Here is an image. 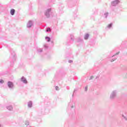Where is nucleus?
Wrapping results in <instances>:
<instances>
[{"label": "nucleus", "instance_id": "nucleus-1", "mask_svg": "<svg viewBox=\"0 0 127 127\" xmlns=\"http://www.w3.org/2000/svg\"><path fill=\"white\" fill-rule=\"evenodd\" d=\"M8 87H9V88H13V83L11 81H8Z\"/></svg>", "mask_w": 127, "mask_h": 127}, {"label": "nucleus", "instance_id": "nucleus-2", "mask_svg": "<svg viewBox=\"0 0 127 127\" xmlns=\"http://www.w3.org/2000/svg\"><path fill=\"white\" fill-rule=\"evenodd\" d=\"M10 12L11 15H13V14H14V12H15V10H14V9H12Z\"/></svg>", "mask_w": 127, "mask_h": 127}, {"label": "nucleus", "instance_id": "nucleus-3", "mask_svg": "<svg viewBox=\"0 0 127 127\" xmlns=\"http://www.w3.org/2000/svg\"><path fill=\"white\" fill-rule=\"evenodd\" d=\"M21 80H22V82H23V83H27V80H26L25 78L23 77H22Z\"/></svg>", "mask_w": 127, "mask_h": 127}, {"label": "nucleus", "instance_id": "nucleus-4", "mask_svg": "<svg viewBox=\"0 0 127 127\" xmlns=\"http://www.w3.org/2000/svg\"><path fill=\"white\" fill-rule=\"evenodd\" d=\"M89 38V35L88 34H86L84 36V39L87 40Z\"/></svg>", "mask_w": 127, "mask_h": 127}, {"label": "nucleus", "instance_id": "nucleus-5", "mask_svg": "<svg viewBox=\"0 0 127 127\" xmlns=\"http://www.w3.org/2000/svg\"><path fill=\"white\" fill-rule=\"evenodd\" d=\"M12 106H9L7 107V109L9 110V111H12Z\"/></svg>", "mask_w": 127, "mask_h": 127}, {"label": "nucleus", "instance_id": "nucleus-6", "mask_svg": "<svg viewBox=\"0 0 127 127\" xmlns=\"http://www.w3.org/2000/svg\"><path fill=\"white\" fill-rule=\"evenodd\" d=\"M120 1H119V0H116V1H114L112 2V4L114 5V3H119Z\"/></svg>", "mask_w": 127, "mask_h": 127}, {"label": "nucleus", "instance_id": "nucleus-7", "mask_svg": "<svg viewBox=\"0 0 127 127\" xmlns=\"http://www.w3.org/2000/svg\"><path fill=\"white\" fill-rule=\"evenodd\" d=\"M29 24H30L31 25H28V27H31V24H32V22H31V21H29Z\"/></svg>", "mask_w": 127, "mask_h": 127}, {"label": "nucleus", "instance_id": "nucleus-8", "mask_svg": "<svg viewBox=\"0 0 127 127\" xmlns=\"http://www.w3.org/2000/svg\"><path fill=\"white\" fill-rule=\"evenodd\" d=\"M28 106L30 108L31 106H32V103H31V102H29L28 104Z\"/></svg>", "mask_w": 127, "mask_h": 127}, {"label": "nucleus", "instance_id": "nucleus-9", "mask_svg": "<svg viewBox=\"0 0 127 127\" xmlns=\"http://www.w3.org/2000/svg\"><path fill=\"white\" fill-rule=\"evenodd\" d=\"M46 39H47V40L48 42H49V41H50V38L46 37Z\"/></svg>", "mask_w": 127, "mask_h": 127}, {"label": "nucleus", "instance_id": "nucleus-10", "mask_svg": "<svg viewBox=\"0 0 127 127\" xmlns=\"http://www.w3.org/2000/svg\"><path fill=\"white\" fill-rule=\"evenodd\" d=\"M105 17H108V15H109V13H106L105 14Z\"/></svg>", "mask_w": 127, "mask_h": 127}, {"label": "nucleus", "instance_id": "nucleus-11", "mask_svg": "<svg viewBox=\"0 0 127 127\" xmlns=\"http://www.w3.org/2000/svg\"><path fill=\"white\" fill-rule=\"evenodd\" d=\"M47 31H51V29H50V28H48L47 29Z\"/></svg>", "mask_w": 127, "mask_h": 127}, {"label": "nucleus", "instance_id": "nucleus-12", "mask_svg": "<svg viewBox=\"0 0 127 127\" xmlns=\"http://www.w3.org/2000/svg\"><path fill=\"white\" fill-rule=\"evenodd\" d=\"M112 24H110L108 25V27H112Z\"/></svg>", "mask_w": 127, "mask_h": 127}, {"label": "nucleus", "instance_id": "nucleus-13", "mask_svg": "<svg viewBox=\"0 0 127 127\" xmlns=\"http://www.w3.org/2000/svg\"><path fill=\"white\" fill-rule=\"evenodd\" d=\"M56 89L57 90V91H58V90H59V87L58 86H56Z\"/></svg>", "mask_w": 127, "mask_h": 127}, {"label": "nucleus", "instance_id": "nucleus-14", "mask_svg": "<svg viewBox=\"0 0 127 127\" xmlns=\"http://www.w3.org/2000/svg\"><path fill=\"white\" fill-rule=\"evenodd\" d=\"M49 11H51V9H48L47 11V12H49Z\"/></svg>", "mask_w": 127, "mask_h": 127}, {"label": "nucleus", "instance_id": "nucleus-15", "mask_svg": "<svg viewBox=\"0 0 127 127\" xmlns=\"http://www.w3.org/2000/svg\"><path fill=\"white\" fill-rule=\"evenodd\" d=\"M85 91H88V87L86 86L85 88Z\"/></svg>", "mask_w": 127, "mask_h": 127}, {"label": "nucleus", "instance_id": "nucleus-16", "mask_svg": "<svg viewBox=\"0 0 127 127\" xmlns=\"http://www.w3.org/2000/svg\"><path fill=\"white\" fill-rule=\"evenodd\" d=\"M0 83H1L2 84V83H3V80H0Z\"/></svg>", "mask_w": 127, "mask_h": 127}, {"label": "nucleus", "instance_id": "nucleus-17", "mask_svg": "<svg viewBox=\"0 0 127 127\" xmlns=\"http://www.w3.org/2000/svg\"><path fill=\"white\" fill-rule=\"evenodd\" d=\"M119 54H120V52L117 53L116 54V55H118Z\"/></svg>", "mask_w": 127, "mask_h": 127}]
</instances>
